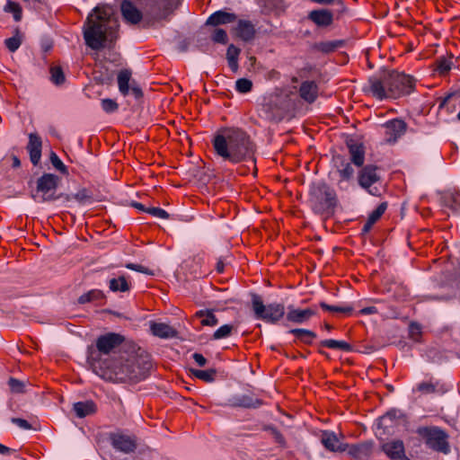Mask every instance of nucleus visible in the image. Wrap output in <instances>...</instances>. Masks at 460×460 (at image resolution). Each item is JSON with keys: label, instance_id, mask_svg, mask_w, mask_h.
Listing matches in <instances>:
<instances>
[{"label": "nucleus", "instance_id": "f257e3e1", "mask_svg": "<svg viewBox=\"0 0 460 460\" xmlns=\"http://www.w3.org/2000/svg\"><path fill=\"white\" fill-rule=\"evenodd\" d=\"M217 155L233 164L254 161L255 145L250 136L238 128H223L212 141Z\"/></svg>", "mask_w": 460, "mask_h": 460}, {"label": "nucleus", "instance_id": "f03ea898", "mask_svg": "<svg viewBox=\"0 0 460 460\" xmlns=\"http://www.w3.org/2000/svg\"><path fill=\"white\" fill-rule=\"evenodd\" d=\"M119 22L110 6H97L87 17L84 27L85 44L94 50L105 47L106 41L117 38Z\"/></svg>", "mask_w": 460, "mask_h": 460}, {"label": "nucleus", "instance_id": "7ed1b4c3", "mask_svg": "<svg viewBox=\"0 0 460 460\" xmlns=\"http://www.w3.org/2000/svg\"><path fill=\"white\" fill-rule=\"evenodd\" d=\"M386 83L388 84L387 92L380 89V82H375V93L376 99H396L402 95L410 94L413 92L415 87V80L412 76L395 70H386Z\"/></svg>", "mask_w": 460, "mask_h": 460}, {"label": "nucleus", "instance_id": "20e7f679", "mask_svg": "<svg viewBox=\"0 0 460 460\" xmlns=\"http://www.w3.org/2000/svg\"><path fill=\"white\" fill-rule=\"evenodd\" d=\"M151 364L136 357L129 358L124 362L116 363L110 373L109 378L125 382H139L148 376Z\"/></svg>", "mask_w": 460, "mask_h": 460}, {"label": "nucleus", "instance_id": "39448f33", "mask_svg": "<svg viewBox=\"0 0 460 460\" xmlns=\"http://www.w3.org/2000/svg\"><path fill=\"white\" fill-rule=\"evenodd\" d=\"M310 203L314 212L327 213L337 204L336 193L325 183L314 184L310 189Z\"/></svg>", "mask_w": 460, "mask_h": 460}, {"label": "nucleus", "instance_id": "423d86ee", "mask_svg": "<svg viewBox=\"0 0 460 460\" xmlns=\"http://www.w3.org/2000/svg\"><path fill=\"white\" fill-rule=\"evenodd\" d=\"M252 309L257 320L275 324L285 315V306L281 303L264 305L261 296L252 294Z\"/></svg>", "mask_w": 460, "mask_h": 460}, {"label": "nucleus", "instance_id": "0eeeda50", "mask_svg": "<svg viewBox=\"0 0 460 460\" xmlns=\"http://www.w3.org/2000/svg\"><path fill=\"white\" fill-rule=\"evenodd\" d=\"M417 434L423 439L429 449L447 455L450 453L448 434L437 426L420 427Z\"/></svg>", "mask_w": 460, "mask_h": 460}, {"label": "nucleus", "instance_id": "6e6552de", "mask_svg": "<svg viewBox=\"0 0 460 460\" xmlns=\"http://www.w3.org/2000/svg\"><path fill=\"white\" fill-rule=\"evenodd\" d=\"M59 182L60 179L58 176L53 173H44L37 181L36 193L32 194L33 199L38 202L58 199V196L56 195V192Z\"/></svg>", "mask_w": 460, "mask_h": 460}, {"label": "nucleus", "instance_id": "1a4fd4ad", "mask_svg": "<svg viewBox=\"0 0 460 460\" xmlns=\"http://www.w3.org/2000/svg\"><path fill=\"white\" fill-rule=\"evenodd\" d=\"M131 71L128 69L119 71L117 76L119 91L123 96L128 95L131 92L136 99H140L143 96V91L141 87L131 79Z\"/></svg>", "mask_w": 460, "mask_h": 460}, {"label": "nucleus", "instance_id": "9d476101", "mask_svg": "<svg viewBox=\"0 0 460 460\" xmlns=\"http://www.w3.org/2000/svg\"><path fill=\"white\" fill-rule=\"evenodd\" d=\"M111 446L124 454L133 453L137 448V438L122 432H114L109 435Z\"/></svg>", "mask_w": 460, "mask_h": 460}, {"label": "nucleus", "instance_id": "9b49d317", "mask_svg": "<svg viewBox=\"0 0 460 460\" xmlns=\"http://www.w3.org/2000/svg\"><path fill=\"white\" fill-rule=\"evenodd\" d=\"M376 167L374 165H367L361 169L358 174L359 185L367 190L371 195L376 196L379 194V190L373 185L379 181V176L376 173Z\"/></svg>", "mask_w": 460, "mask_h": 460}, {"label": "nucleus", "instance_id": "f8f14e48", "mask_svg": "<svg viewBox=\"0 0 460 460\" xmlns=\"http://www.w3.org/2000/svg\"><path fill=\"white\" fill-rule=\"evenodd\" d=\"M385 141L386 143H395L406 131V123L399 119H394L384 124Z\"/></svg>", "mask_w": 460, "mask_h": 460}, {"label": "nucleus", "instance_id": "ddd939ff", "mask_svg": "<svg viewBox=\"0 0 460 460\" xmlns=\"http://www.w3.org/2000/svg\"><path fill=\"white\" fill-rule=\"evenodd\" d=\"M124 341L120 334L110 332L100 336L96 341V348L102 354H110Z\"/></svg>", "mask_w": 460, "mask_h": 460}, {"label": "nucleus", "instance_id": "4468645a", "mask_svg": "<svg viewBox=\"0 0 460 460\" xmlns=\"http://www.w3.org/2000/svg\"><path fill=\"white\" fill-rule=\"evenodd\" d=\"M320 440L324 448L330 452H345L348 447V444L341 442L335 432L331 430L321 431Z\"/></svg>", "mask_w": 460, "mask_h": 460}, {"label": "nucleus", "instance_id": "2eb2a0df", "mask_svg": "<svg viewBox=\"0 0 460 460\" xmlns=\"http://www.w3.org/2000/svg\"><path fill=\"white\" fill-rule=\"evenodd\" d=\"M374 443L372 441H364L358 444L349 445L347 447L348 455L356 460H367L373 454Z\"/></svg>", "mask_w": 460, "mask_h": 460}, {"label": "nucleus", "instance_id": "dca6fc26", "mask_svg": "<svg viewBox=\"0 0 460 460\" xmlns=\"http://www.w3.org/2000/svg\"><path fill=\"white\" fill-rule=\"evenodd\" d=\"M382 451L391 460H410L405 455L404 444L400 439L385 442L382 445Z\"/></svg>", "mask_w": 460, "mask_h": 460}, {"label": "nucleus", "instance_id": "f3484780", "mask_svg": "<svg viewBox=\"0 0 460 460\" xmlns=\"http://www.w3.org/2000/svg\"><path fill=\"white\" fill-rule=\"evenodd\" d=\"M442 207L450 209L453 213L460 211V192L455 189L445 190L439 194Z\"/></svg>", "mask_w": 460, "mask_h": 460}, {"label": "nucleus", "instance_id": "a211bd4d", "mask_svg": "<svg viewBox=\"0 0 460 460\" xmlns=\"http://www.w3.org/2000/svg\"><path fill=\"white\" fill-rule=\"evenodd\" d=\"M316 307L296 309L289 306L287 314V320L294 323L301 324L307 322L311 317L316 315Z\"/></svg>", "mask_w": 460, "mask_h": 460}, {"label": "nucleus", "instance_id": "6ab92c4d", "mask_svg": "<svg viewBox=\"0 0 460 460\" xmlns=\"http://www.w3.org/2000/svg\"><path fill=\"white\" fill-rule=\"evenodd\" d=\"M26 148L29 152L31 162L32 164L37 165L41 157L42 141L40 137L36 133L29 134V142Z\"/></svg>", "mask_w": 460, "mask_h": 460}, {"label": "nucleus", "instance_id": "aec40b11", "mask_svg": "<svg viewBox=\"0 0 460 460\" xmlns=\"http://www.w3.org/2000/svg\"><path fill=\"white\" fill-rule=\"evenodd\" d=\"M120 11L128 23L137 24L142 20V13L130 1L124 0L120 4Z\"/></svg>", "mask_w": 460, "mask_h": 460}, {"label": "nucleus", "instance_id": "412c9836", "mask_svg": "<svg viewBox=\"0 0 460 460\" xmlns=\"http://www.w3.org/2000/svg\"><path fill=\"white\" fill-rule=\"evenodd\" d=\"M347 146L350 155L351 162L358 167L362 166L365 162V148L363 144L358 143L354 139H349L347 141Z\"/></svg>", "mask_w": 460, "mask_h": 460}, {"label": "nucleus", "instance_id": "4be33fe9", "mask_svg": "<svg viewBox=\"0 0 460 460\" xmlns=\"http://www.w3.org/2000/svg\"><path fill=\"white\" fill-rule=\"evenodd\" d=\"M318 85L314 81H304L298 90L299 96L306 102L313 103L318 97Z\"/></svg>", "mask_w": 460, "mask_h": 460}, {"label": "nucleus", "instance_id": "5701e85b", "mask_svg": "<svg viewBox=\"0 0 460 460\" xmlns=\"http://www.w3.org/2000/svg\"><path fill=\"white\" fill-rule=\"evenodd\" d=\"M237 16L233 13L225 11H217L212 13L206 22L207 25L218 26L221 24H227L234 22Z\"/></svg>", "mask_w": 460, "mask_h": 460}, {"label": "nucleus", "instance_id": "b1692460", "mask_svg": "<svg viewBox=\"0 0 460 460\" xmlns=\"http://www.w3.org/2000/svg\"><path fill=\"white\" fill-rule=\"evenodd\" d=\"M150 331L154 336L168 339L172 338L176 335L175 330L167 323H150Z\"/></svg>", "mask_w": 460, "mask_h": 460}, {"label": "nucleus", "instance_id": "393cba45", "mask_svg": "<svg viewBox=\"0 0 460 460\" xmlns=\"http://www.w3.org/2000/svg\"><path fill=\"white\" fill-rule=\"evenodd\" d=\"M414 392H419L421 394H443L447 391L445 386L439 382L436 381H426L421 382L416 385L413 389Z\"/></svg>", "mask_w": 460, "mask_h": 460}, {"label": "nucleus", "instance_id": "a878e982", "mask_svg": "<svg viewBox=\"0 0 460 460\" xmlns=\"http://www.w3.org/2000/svg\"><path fill=\"white\" fill-rule=\"evenodd\" d=\"M308 17L318 26H329L333 21L332 13L329 10L312 11Z\"/></svg>", "mask_w": 460, "mask_h": 460}, {"label": "nucleus", "instance_id": "bb28decb", "mask_svg": "<svg viewBox=\"0 0 460 460\" xmlns=\"http://www.w3.org/2000/svg\"><path fill=\"white\" fill-rule=\"evenodd\" d=\"M73 410L78 418H84L96 412L97 406L92 400L74 403Z\"/></svg>", "mask_w": 460, "mask_h": 460}, {"label": "nucleus", "instance_id": "cd10ccee", "mask_svg": "<svg viewBox=\"0 0 460 460\" xmlns=\"http://www.w3.org/2000/svg\"><path fill=\"white\" fill-rule=\"evenodd\" d=\"M236 36L244 41H248L254 37L255 30L253 24L249 21L240 20L235 28Z\"/></svg>", "mask_w": 460, "mask_h": 460}, {"label": "nucleus", "instance_id": "c85d7f7f", "mask_svg": "<svg viewBox=\"0 0 460 460\" xmlns=\"http://www.w3.org/2000/svg\"><path fill=\"white\" fill-rule=\"evenodd\" d=\"M386 70L382 71L380 74L374 75L369 78L368 80V87L367 92L370 93L373 97L376 98V92H375V82H380V86H377V90L380 89V91L387 92L388 84L386 83Z\"/></svg>", "mask_w": 460, "mask_h": 460}, {"label": "nucleus", "instance_id": "c756f323", "mask_svg": "<svg viewBox=\"0 0 460 460\" xmlns=\"http://www.w3.org/2000/svg\"><path fill=\"white\" fill-rule=\"evenodd\" d=\"M194 316L200 321L202 326L214 327L218 323V319L212 310H199Z\"/></svg>", "mask_w": 460, "mask_h": 460}, {"label": "nucleus", "instance_id": "7c9ffc66", "mask_svg": "<svg viewBox=\"0 0 460 460\" xmlns=\"http://www.w3.org/2000/svg\"><path fill=\"white\" fill-rule=\"evenodd\" d=\"M24 40V34L19 28H15L13 36L4 40V46L10 52H15L22 45Z\"/></svg>", "mask_w": 460, "mask_h": 460}, {"label": "nucleus", "instance_id": "2f4dec72", "mask_svg": "<svg viewBox=\"0 0 460 460\" xmlns=\"http://www.w3.org/2000/svg\"><path fill=\"white\" fill-rule=\"evenodd\" d=\"M109 288L112 292H127L129 291L131 285L122 275L110 279Z\"/></svg>", "mask_w": 460, "mask_h": 460}, {"label": "nucleus", "instance_id": "473e14b6", "mask_svg": "<svg viewBox=\"0 0 460 460\" xmlns=\"http://www.w3.org/2000/svg\"><path fill=\"white\" fill-rule=\"evenodd\" d=\"M289 332L294 334L299 341L307 345L312 344L316 338L315 332L306 329H292Z\"/></svg>", "mask_w": 460, "mask_h": 460}, {"label": "nucleus", "instance_id": "72a5a7b5", "mask_svg": "<svg viewBox=\"0 0 460 460\" xmlns=\"http://www.w3.org/2000/svg\"><path fill=\"white\" fill-rule=\"evenodd\" d=\"M240 53V49L234 46L233 44L229 45L226 51V58L228 61L229 67L236 72L238 69V56Z\"/></svg>", "mask_w": 460, "mask_h": 460}, {"label": "nucleus", "instance_id": "f704fd0d", "mask_svg": "<svg viewBox=\"0 0 460 460\" xmlns=\"http://www.w3.org/2000/svg\"><path fill=\"white\" fill-rule=\"evenodd\" d=\"M5 13H12L15 22H20L22 18V6L13 0H7L4 7Z\"/></svg>", "mask_w": 460, "mask_h": 460}, {"label": "nucleus", "instance_id": "c9c22d12", "mask_svg": "<svg viewBox=\"0 0 460 460\" xmlns=\"http://www.w3.org/2000/svg\"><path fill=\"white\" fill-rule=\"evenodd\" d=\"M103 297H104V295L102 290L92 289V290L83 294L82 296H80L78 298V303L83 305V304H86V303H90V302H96V301L103 299Z\"/></svg>", "mask_w": 460, "mask_h": 460}, {"label": "nucleus", "instance_id": "e433bc0d", "mask_svg": "<svg viewBox=\"0 0 460 460\" xmlns=\"http://www.w3.org/2000/svg\"><path fill=\"white\" fill-rule=\"evenodd\" d=\"M320 344L323 347L332 349H340L343 351H349L351 349V346L344 341H336L330 339L322 341Z\"/></svg>", "mask_w": 460, "mask_h": 460}, {"label": "nucleus", "instance_id": "4c0bfd02", "mask_svg": "<svg viewBox=\"0 0 460 460\" xmlns=\"http://www.w3.org/2000/svg\"><path fill=\"white\" fill-rule=\"evenodd\" d=\"M233 404L243 408H256L261 403L259 400H253L249 395H242L234 399Z\"/></svg>", "mask_w": 460, "mask_h": 460}, {"label": "nucleus", "instance_id": "58836bf2", "mask_svg": "<svg viewBox=\"0 0 460 460\" xmlns=\"http://www.w3.org/2000/svg\"><path fill=\"white\" fill-rule=\"evenodd\" d=\"M192 375L205 382H213L216 377L217 371L215 369H207V370H199V369H192Z\"/></svg>", "mask_w": 460, "mask_h": 460}, {"label": "nucleus", "instance_id": "ea45409f", "mask_svg": "<svg viewBox=\"0 0 460 460\" xmlns=\"http://www.w3.org/2000/svg\"><path fill=\"white\" fill-rule=\"evenodd\" d=\"M180 4V0H165L163 4L164 10L160 13L157 14L156 19H166L169 14L172 13L173 9H175Z\"/></svg>", "mask_w": 460, "mask_h": 460}, {"label": "nucleus", "instance_id": "a19ab883", "mask_svg": "<svg viewBox=\"0 0 460 460\" xmlns=\"http://www.w3.org/2000/svg\"><path fill=\"white\" fill-rule=\"evenodd\" d=\"M234 330V325L232 324H224L220 326L212 335L213 340H222L228 338L232 335L233 331Z\"/></svg>", "mask_w": 460, "mask_h": 460}, {"label": "nucleus", "instance_id": "79ce46f5", "mask_svg": "<svg viewBox=\"0 0 460 460\" xmlns=\"http://www.w3.org/2000/svg\"><path fill=\"white\" fill-rule=\"evenodd\" d=\"M50 80L56 85H60L65 82V75L59 66L50 68Z\"/></svg>", "mask_w": 460, "mask_h": 460}, {"label": "nucleus", "instance_id": "37998d69", "mask_svg": "<svg viewBox=\"0 0 460 460\" xmlns=\"http://www.w3.org/2000/svg\"><path fill=\"white\" fill-rule=\"evenodd\" d=\"M386 208H387L386 202L380 203L378 205V207L369 214L367 220H369L373 224H376L379 220V218L383 216V214L385 212Z\"/></svg>", "mask_w": 460, "mask_h": 460}, {"label": "nucleus", "instance_id": "c03bdc74", "mask_svg": "<svg viewBox=\"0 0 460 460\" xmlns=\"http://www.w3.org/2000/svg\"><path fill=\"white\" fill-rule=\"evenodd\" d=\"M49 159L56 170L63 174H68L67 167L63 164L56 153L51 152Z\"/></svg>", "mask_w": 460, "mask_h": 460}, {"label": "nucleus", "instance_id": "a18cd8bd", "mask_svg": "<svg viewBox=\"0 0 460 460\" xmlns=\"http://www.w3.org/2000/svg\"><path fill=\"white\" fill-rule=\"evenodd\" d=\"M252 88V83L246 78H240L235 83V89L241 93H249Z\"/></svg>", "mask_w": 460, "mask_h": 460}, {"label": "nucleus", "instance_id": "49530a36", "mask_svg": "<svg viewBox=\"0 0 460 460\" xmlns=\"http://www.w3.org/2000/svg\"><path fill=\"white\" fill-rule=\"evenodd\" d=\"M320 306L326 311L333 312V313H343V314H350L352 312V307L350 306H335L330 305L325 302H321Z\"/></svg>", "mask_w": 460, "mask_h": 460}, {"label": "nucleus", "instance_id": "de8ad7c7", "mask_svg": "<svg viewBox=\"0 0 460 460\" xmlns=\"http://www.w3.org/2000/svg\"><path fill=\"white\" fill-rule=\"evenodd\" d=\"M436 65V71H438L440 75H446L451 69L452 61L443 58L438 59Z\"/></svg>", "mask_w": 460, "mask_h": 460}, {"label": "nucleus", "instance_id": "09e8293b", "mask_svg": "<svg viewBox=\"0 0 460 460\" xmlns=\"http://www.w3.org/2000/svg\"><path fill=\"white\" fill-rule=\"evenodd\" d=\"M102 109L107 113H112L119 108L118 103L112 99H102L101 102Z\"/></svg>", "mask_w": 460, "mask_h": 460}, {"label": "nucleus", "instance_id": "8fccbe9b", "mask_svg": "<svg viewBox=\"0 0 460 460\" xmlns=\"http://www.w3.org/2000/svg\"><path fill=\"white\" fill-rule=\"evenodd\" d=\"M212 40L217 43L226 44L227 42L226 31L223 29H216L211 36Z\"/></svg>", "mask_w": 460, "mask_h": 460}, {"label": "nucleus", "instance_id": "3c124183", "mask_svg": "<svg viewBox=\"0 0 460 460\" xmlns=\"http://www.w3.org/2000/svg\"><path fill=\"white\" fill-rule=\"evenodd\" d=\"M8 385L13 393L21 394L24 392V383L16 378L11 377L8 381Z\"/></svg>", "mask_w": 460, "mask_h": 460}, {"label": "nucleus", "instance_id": "603ef678", "mask_svg": "<svg viewBox=\"0 0 460 460\" xmlns=\"http://www.w3.org/2000/svg\"><path fill=\"white\" fill-rule=\"evenodd\" d=\"M73 199L80 203H85L92 199V195L87 189H81L73 195Z\"/></svg>", "mask_w": 460, "mask_h": 460}, {"label": "nucleus", "instance_id": "864d4df0", "mask_svg": "<svg viewBox=\"0 0 460 460\" xmlns=\"http://www.w3.org/2000/svg\"><path fill=\"white\" fill-rule=\"evenodd\" d=\"M146 213L152 215L155 217L168 219L169 214L163 208L150 207L146 208Z\"/></svg>", "mask_w": 460, "mask_h": 460}, {"label": "nucleus", "instance_id": "5fc2aeb1", "mask_svg": "<svg viewBox=\"0 0 460 460\" xmlns=\"http://www.w3.org/2000/svg\"><path fill=\"white\" fill-rule=\"evenodd\" d=\"M339 174L343 180L349 181L354 174V169L350 164L347 163L342 169L339 170Z\"/></svg>", "mask_w": 460, "mask_h": 460}, {"label": "nucleus", "instance_id": "6e6d98bb", "mask_svg": "<svg viewBox=\"0 0 460 460\" xmlns=\"http://www.w3.org/2000/svg\"><path fill=\"white\" fill-rule=\"evenodd\" d=\"M339 47V43L335 41L322 42L319 45V49L323 52L329 53L333 51Z\"/></svg>", "mask_w": 460, "mask_h": 460}, {"label": "nucleus", "instance_id": "4d7b16f0", "mask_svg": "<svg viewBox=\"0 0 460 460\" xmlns=\"http://www.w3.org/2000/svg\"><path fill=\"white\" fill-rule=\"evenodd\" d=\"M396 412L394 411H388L384 416L380 418V425L384 427H388V422H393L395 420Z\"/></svg>", "mask_w": 460, "mask_h": 460}, {"label": "nucleus", "instance_id": "13d9d810", "mask_svg": "<svg viewBox=\"0 0 460 460\" xmlns=\"http://www.w3.org/2000/svg\"><path fill=\"white\" fill-rule=\"evenodd\" d=\"M11 421L22 429H31V425L24 419L12 418Z\"/></svg>", "mask_w": 460, "mask_h": 460}, {"label": "nucleus", "instance_id": "bf43d9fd", "mask_svg": "<svg viewBox=\"0 0 460 460\" xmlns=\"http://www.w3.org/2000/svg\"><path fill=\"white\" fill-rule=\"evenodd\" d=\"M410 334L412 339L417 341L421 334V330H420V325L417 323H411Z\"/></svg>", "mask_w": 460, "mask_h": 460}, {"label": "nucleus", "instance_id": "052dcab7", "mask_svg": "<svg viewBox=\"0 0 460 460\" xmlns=\"http://www.w3.org/2000/svg\"><path fill=\"white\" fill-rule=\"evenodd\" d=\"M126 268L135 270V271H137V272L146 273V274L151 273L147 268H146L140 264L128 263L126 265Z\"/></svg>", "mask_w": 460, "mask_h": 460}, {"label": "nucleus", "instance_id": "680f3d73", "mask_svg": "<svg viewBox=\"0 0 460 460\" xmlns=\"http://www.w3.org/2000/svg\"><path fill=\"white\" fill-rule=\"evenodd\" d=\"M192 358L197 363V365L199 367H204L207 363L206 358L200 353H194L192 355Z\"/></svg>", "mask_w": 460, "mask_h": 460}, {"label": "nucleus", "instance_id": "e2e57ef3", "mask_svg": "<svg viewBox=\"0 0 460 460\" xmlns=\"http://www.w3.org/2000/svg\"><path fill=\"white\" fill-rule=\"evenodd\" d=\"M376 313H377V309L375 306H367V307L362 308L359 311V314H363V315L374 314Z\"/></svg>", "mask_w": 460, "mask_h": 460}, {"label": "nucleus", "instance_id": "0e129e2a", "mask_svg": "<svg viewBox=\"0 0 460 460\" xmlns=\"http://www.w3.org/2000/svg\"><path fill=\"white\" fill-rule=\"evenodd\" d=\"M14 450L0 443V455L8 456Z\"/></svg>", "mask_w": 460, "mask_h": 460}, {"label": "nucleus", "instance_id": "69168bd1", "mask_svg": "<svg viewBox=\"0 0 460 460\" xmlns=\"http://www.w3.org/2000/svg\"><path fill=\"white\" fill-rule=\"evenodd\" d=\"M374 225H375V224H373V223H372V222H370L369 220H367V222L364 224V226H363V227H362V233H363V234H367V233H368V232L372 229V227H373V226H374Z\"/></svg>", "mask_w": 460, "mask_h": 460}, {"label": "nucleus", "instance_id": "338daca9", "mask_svg": "<svg viewBox=\"0 0 460 460\" xmlns=\"http://www.w3.org/2000/svg\"><path fill=\"white\" fill-rule=\"evenodd\" d=\"M225 269V264L222 260H218L216 265V270L218 273H222Z\"/></svg>", "mask_w": 460, "mask_h": 460}, {"label": "nucleus", "instance_id": "774afa93", "mask_svg": "<svg viewBox=\"0 0 460 460\" xmlns=\"http://www.w3.org/2000/svg\"><path fill=\"white\" fill-rule=\"evenodd\" d=\"M12 162H13L12 166H13V168H18V167H20V165H21V161H20V159H19L16 155H13V156H12Z\"/></svg>", "mask_w": 460, "mask_h": 460}]
</instances>
